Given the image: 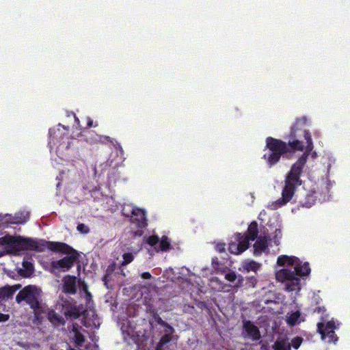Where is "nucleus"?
I'll return each instance as SVG.
<instances>
[{"instance_id":"obj_43","label":"nucleus","mask_w":350,"mask_h":350,"mask_svg":"<svg viewBox=\"0 0 350 350\" xmlns=\"http://www.w3.org/2000/svg\"><path fill=\"white\" fill-rule=\"evenodd\" d=\"M212 263H213V264H216V265H218V264H219V263H218V262H217V258H213V259H212Z\"/></svg>"},{"instance_id":"obj_30","label":"nucleus","mask_w":350,"mask_h":350,"mask_svg":"<svg viewBox=\"0 0 350 350\" xmlns=\"http://www.w3.org/2000/svg\"><path fill=\"white\" fill-rule=\"evenodd\" d=\"M77 229L82 234H88L90 232L89 227L82 223L78 224Z\"/></svg>"},{"instance_id":"obj_3","label":"nucleus","mask_w":350,"mask_h":350,"mask_svg":"<svg viewBox=\"0 0 350 350\" xmlns=\"http://www.w3.org/2000/svg\"><path fill=\"white\" fill-rule=\"evenodd\" d=\"M43 242L45 243L44 244V251L49 249L55 252H61L68 255L60 260L51 261L50 263L51 272L55 273L60 270L63 271H68L78 259L79 254L77 251L65 243L46 241L44 239Z\"/></svg>"},{"instance_id":"obj_20","label":"nucleus","mask_w":350,"mask_h":350,"mask_svg":"<svg viewBox=\"0 0 350 350\" xmlns=\"http://www.w3.org/2000/svg\"><path fill=\"white\" fill-rule=\"evenodd\" d=\"M300 317V312L299 311H296L291 314L286 319L287 323L291 326H294L297 323Z\"/></svg>"},{"instance_id":"obj_13","label":"nucleus","mask_w":350,"mask_h":350,"mask_svg":"<svg viewBox=\"0 0 350 350\" xmlns=\"http://www.w3.org/2000/svg\"><path fill=\"white\" fill-rule=\"evenodd\" d=\"M50 143L61 145L63 142L65 134L62 133L60 129H51L49 130Z\"/></svg>"},{"instance_id":"obj_42","label":"nucleus","mask_w":350,"mask_h":350,"mask_svg":"<svg viewBox=\"0 0 350 350\" xmlns=\"http://www.w3.org/2000/svg\"><path fill=\"white\" fill-rule=\"evenodd\" d=\"M107 277H108V275L106 274V275H104V277L103 278V281L105 282V284L107 282Z\"/></svg>"},{"instance_id":"obj_31","label":"nucleus","mask_w":350,"mask_h":350,"mask_svg":"<svg viewBox=\"0 0 350 350\" xmlns=\"http://www.w3.org/2000/svg\"><path fill=\"white\" fill-rule=\"evenodd\" d=\"M302 341H303L302 338L297 336L292 340V341H291L292 346L293 347V348L297 349L300 347Z\"/></svg>"},{"instance_id":"obj_9","label":"nucleus","mask_w":350,"mask_h":350,"mask_svg":"<svg viewBox=\"0 0 350 350\" xmlns=\"http://www.w3.org/2000/svg\"><path fill=\"white\" fill-rule=\"evenodd\" d=\"M270 240L267 237H260L253 245L254 254L259 256L268 249V241Z\"/></svg>"},{"instance_id":"obj_24","label":"nucleus","mask_w":350,"mask_h":350,"mask_svg":"<svg viewBox=\"0 0 350 350\" xmlns=\"http://www.w3.org/2000/svg\"><path fill=\"white\" fill-rule=\"evenodd\" d=\"M85 140L86 141V142L90 144H98V139L96 138V136H97V133H95L93 131H88L87 135H85Z\"/></svg>"},{"instance_id":"obj_45","label":"nucleus","mask_w":350,"mask_h":350,"mask_svg":"<svg viewBox=\"0 0 350 350\" xmlns=\"http://www.w3.org/2000/svg\"><path fill=\"white\" fill-rule=\"evenodd\" d=\"M6 254V251H0V257Z\"/></svg>"},{"instance_id":"obj_36","label":"nucleus","mask_w":350,"mask_h":350,"mask_svg":"<svg viewBox=\"0 0 350 350\" xmlns=\"http://www.w3.org/2000/svg\"><path fill=\"white\" fill-rule=\"evenodd\" d=\"M225 247H226V245L225 243H219L216 245V250L217 252H219V253H222V252H225Z\"/></svg>"},{"instance_id":"obj_37","label":"nucleus","mask_w":350,"mask_h":350,"mask_svg":"<svg viewBox=\"0 0 350 350\" xmlns=\"http://www.w3.org/2000/svg\"><path fill=\"white\" fill-rule=\"evenodd\" d=\"M9 318H10L9 314L0 313V323L7 321L9 319Z\"/></svg>"},{"instance_id":"obj_16","label":"nucleus","mask_w":350,"mask_h":350,"mask_svg":"<svg viewBox=\"0 0 350 350\" xmlns=\"http://www.w3.org/2000/svg\"><path fill=\"white\" fill-rule=\"evenodd\" d=\"M172 340L169 334L163 335L157 345L156 350H172L170 344Z\"/></svg>"},{"instance_id":"obj_1","label":"nucleus","mask_w":350,"mask_h":350,"mask_svg":"<svg viewBox=\"0 0 350 350\" xmlns=\"http://www.w3.org/2000/svg\"><path fill=\"white\" fill-rule=\"evenodd\" d=\"M306 122V117L296 120L291 127L289 134L290 139L288 143L272 137L266 138L265 148L268 152L263 155L262 158L269 167L277 164L282 156L288 157L295 151L304 150L305 148L304 154L293 164L290 171L286 175L284 187L282 191V198L268 205V208L271 210H276L290 202L296 189L302 184L301 176L303 169L314 148L310 132L301 128V126L305 125Z\"/></svg>"},{"instance_id":"obj_40","label":"nucleus","mask_w":350,"mask_h":350,"mask_svg":"<svg viewBox=\"0 0 350 350\" xmlns=\"http://www.w3.org/2000/svg\"><path fill=\"white\" fill-rule=\"evenodd\" d=\"M92 126H93V120L91 118H88L87 127L91 128Z\"/></svg>"},{"instance_id":"obj_44","label":"nucleus","mask_w":350,"mask_h":350,"mask_svg":"<svg viewBox=\"0 0 350 350\" xmlns=\"http://www.w3.org/2000/svg\"><path fill=\"white\" fill-rule=\"evenodd\" d=\"M58 126H59V127L62 126V127H63L65 130H66L67 131H68V126H63V125H62L61 124H58Z\"/></svg>"},{"instance_id":"obj_25","label":"nucleus","mask_w":350,"mask_h":350,"mask_svg":"<svg viewBox=\"0 0 350 350\" xmlns=\"http://www.w3.org/2000/svg\"><path fill=\"white\" fill-rule=\"evenodd\" d=\"M23 267L25 269V273L23 274L25 277L29 276L32 274L33 271V267L32 263L27 261H24L23 262Z\"/></svg>"},{"instance_id":"obj_14","label":"nucleus","mask_w":350,"mask_h":350,"mask_svg":"<svg viewBox=\"0 0 350 350\" xmlns=\"http://www.w3.org/2000/svg\"><path fill=\"white\" fill-rule=\"evenodd\" d=\"M258 224L256 221H253L249 225L247 232L245 234V237L253 241L258 238Z\"/></svg>"},{"instance_id":"obj_28","label":"nucleus","mask_w":350,"mask_h":350,"mask_svg":"<svg viewBox=\"0 0 350 350\" xmlns=\"http://www.w3.org/2000/svg\"><path fill=\"white\" fill-rule=\"evenodd\" d=\"M159 241V238L157 235L149 236L146 242L150 246L156 245Z\"/></svg>"},{"instance_id":"obj_2","label":"nucleus","mask_w":350,"mask_h":350,"mask_svg":"<svg viewBox=\"0 0 350 350\" xmlns=\"http://www.w3.org/2000/svg\"><path fill=\"white\" fill-rule=\"evenodd\" d=\"M277 264L280 266L288 265H295L294 271L289 269H282L275 273L276 280L285 284L286 289L289 291H299L301 289L300 277L308 275L310 268L308 262L302 263L295 256L282 255L278 256Z\"/></svg>"},{"instance_id":"obj_29","label":"nucleus","mask_w":350,"mask_h":350,"mask_svg":"<svg viewBox=\"0 0 350 350\" xmlns=\"http://www.w3.org/2000/svg\"><path fill=\"white\" fill-rule=\"evenodd\" d=\"M247 283L248 284L249 287H255L257 284L258 280L256 278V273L255 275H252L250 277H247Z\"/></svg>"},{"instance_id":"obj_22","label":"nucleus","mask_w":350,"mask_h":350,"mask_svg":"<svg viewBox=\"0 0 350 350\" xmlns=\"http://www.w3.org/2000/svg\"><path fill=\"white\" fill-rule=\"evenodd\" d=\"M171 244L167 237L163 236L159 243V249L161 251L166 252L170 249Z\"/></svg>"},{"instance_id":"obj_12","label":"nucleus","mask_w":350,"mask_h":350,"mask_svg":"<svg viewBox=\"0 0 350 350\" xmlns=\"http://www.w3.org/2000/svg\"><path fill=\"white\" fill-rule=\"evenodd\" d=\"M21 288V284L13 286H5L0 288V299H8L11 297L14 293Z\"/></svg>"},{"instance_id":"obj_19","label":"nucleus","mask_w":350,"mask_h":350,"mask_svg":"<svg viewBox=\"0 0 350 350\" xmlns=\"http://www.w3.org/2000/svg\"><path fill=\"white\" fill-rule=\"evenodd\" d=\"M260 266V265L259 263L252 260L250 262H245L243 265V269L247 272L254 271L255 273H256V271L259 269Z\"/></svg>"},{"instance_id":"obj_5","label":"nucleus","mask_w":350,"mask_h":350,"mask_svg":"<svg viewBox=\"0 0 350 350\" xmlns=\"http://www.w3.org/2000/svg\"><path fill=\"white\" fill-rule=\"evenodd\" d=\"M41 291L36 286L28 285L24 287L16 296V301L18 304L26 301L31 309L33 310L34 315L38 319V316L43 312L40 305Z\"/></svg>"},{"instance_id":"obj_18","label":"nucleus","mask_w":350,"mask_h":350,"mask_svg":"<svg viewBox=\"0 0 350 350\" xmlns=\"http://www.w3.org/2000/svg\"><path fill=\"white\" fill-rule=\"evenodd\" d=\"M49 320L53 324L59 325L62 324L64 325L65 321L62 317L57 314L56 312L52 311L49 313Z\"/></svg>"},{"instance_id":"obj_32","label":"nucleus","mask_w":350,"mask_h":350,"mask_svg":"<svg viewBox=\"0 0 350 350\" xmlns=\"http://www.w3.org/2000/svg\"><path fill=\"white\" fill-rule=\"evenodd\" d=\"M225 278H226L228 281L231 282H234V281L237 280V275H236L235 272H234V271H230V272H229V273H226V274L225 275Z\"/></svg>"},{"instance_id":"obj_10","label":"nucleus","mask_w":350,"mask_h":350,"mask_svg":"<svg viewBox=\"0 0 350 350\" xmlns=\"http://www.w3.org/2000/svg\"><path fill=\"white\" fill-rule=\"evenodd\" d=\"M9 219H6V222L11 224H24L29 219V215L28 212H18L15 213L14 216L7 215Z\"/></svg>"},{"instance_id":"obj_8","label":"nucleus","mask_w":350,"mask_h":350,"mask_svg":"<svg viewBox=\"0 0 350 350\" xmlns=\"http://www.w3.org/2000/svg\"><path fill=\"white\" fill-rule=\"evenodd\" d=\"M243 327L246 333L245 338L247 337L253 341H257L261 338L260 332L258 327L252 321L247 320L243 321Z\"/></svg>"},{"instance_id":"obj_38","label":"nucleus","mask_w":350,"mask_h":350,"mask_svg":"<svg viewBox=\"0 0 350 350\" xmlns=\"http://www.w3.org/2000/svg\"><path fill=\"white\" fill-rule=\"evenodd\" d=\"M141 277L145 280H150L152 278V275L148 271H145L141 274Z\"/></svg>"},{"instance_id":"obj_41","label":"nucleus","mask_w":350,"mask_h":350,"mask_svg":"<svg viewBox=\"0 0 350 350\" xmlns=\"http://www.w3.org/2000/svg\"><path fill=\"white\" fill-rule=\"evenodd\" d=\"M75 122L77 124V125H80V121L79 119L75 115Z\"/></svg>"},{"instance_id":"obj_33","label":"nucleus","mask_w":350,"mask_h":350,"mask_svg":"<svg viewBox=\"0 0 350 350\" xmlns=\"http://www.w3.org/2000/svg\"><path fill=\"white\" fill-rule=\"evenodd\" d=\"M75 340L78 344H82L85 342V336L79 331L75 333Z\"/></svg>"},{"instance_id":"obj_15","label":"nucleus","mask_w":350,"mask_h":350,"mask_svg":"<svg viewBox=\"0 0 350 350\" xmlns=\"http://www.w3.org/2000/svg\"><path fill=\"white\" fill-rule=\"evenodd\" d=\"M234 240L239 245L240 249L241 250V252L243 253L247 249L249 248L250 246V239L243 235L241 233L237 232L234 234Z\"/></svg>"},{"instance_id":"obj_35","label":"nucleus","mask_w":350,"mask_h":350,"mask_svg":"<svg viewBox=\"0 0 350 350\" xmlns=\"http://www.w3.org/2000/svg\"><path fill=\"white\" fill-rule=\"evenodd\" d=\"M243 282H244V278L242 275H239L238 278H237V281L235 284V285L234 286V287L235 288H240L241 286H243Z\"/></svg>"},{"instance_id":"obj_26","label":"nucleus","mask_w":350,"mask_h":350,"mask_svg":"<svg viewBox=\"0 0 350 350\" xmlns=\"http://www.w3.org/2000/svg\"><path fill=\"white\" fill-rule=\"evenodd\" d=\"M96 138L98 139V143L100 144H113V139L111 138L109 136L107 135H101L97 134V136H96Z\"/></svg>"},{"instance_id":"obj_4","label":"nucleus","mask_w":350,"mask_h":350,"mask_svg":"<svg viewBox=\"0 0 350 350\" xmlns=\"http://www.w3.org/2000/svg\"><path fill=\"white\" fill-rule=\"evenodd\" d=\"M45 243L43 239L25 238L21 236H11L7 246L5 247L6 254L18 255L21 251L31 250L44 252Z\"/></svg>"},{"instance_id":"obj_21","label":"nucleus","mask_w":350,"mask_h":350,"mask_svg":"<svg viewBox=\"0 0 350 350\" xmlns=\"http://www.w3.org/2000/svg\"><path fill=\"white\" fill-rule=\"evenodd\" d=\"M275 350H289L290 345L285 340H276L273 345Z\"/></svg>"},{"instance_id":"obj_11","label":"nucleus","mask_w":350,"mask_h":350,"mask_svg":"<svg viewBox=\"0 0 350 350\" xmlns=\"http://www.w3.org/2000/svg\"><path fill=\"white\" fill-rule=\"evenodd\" d=\"M64 291L66 293L75 294L77 292L76 277L68 275L65 278Z\"/></svg>"},{"instance_id":"obj_6","label":"nucleus","mask_w":350,"mask_h":350,"mask_svg":"<svg viewBox=\"0 0 350 350\" xmlns=\"http://www.w3.org/2000/svg\"><path fill=\"white\" fill-rule=\"evenodd\" d=\"M337 328L334 321H329L325 325L323 323H317V330L320 334L321 339L327 343H336L338 337L335 333Z\"/></svg>"},{"instance_id":"obj_17","label":"nucleus","mask_w":350,"mask_h":350,"mask_svg":"<svg viewBox=\"0 0 350 350\" xmlns=\"http://www.w3.org/2000/svg\"><path fill=\"white\" fill-rule=\"evenodd\" d=\"M317 196H315V193H308L305 198L304 202H303V206L306 208H310L315 204Z\"/></svg>"},{"instance_id":"obj_27","label":"nucleus","mask_w":350,"mask_h":350,"mask_svg":"<svg viewBox=\"0 0 350 350\" xmlns=\"http://www.w3.org/2000/svg\"><path fill=\"white\" fill-rule=\"evenodd\" d=\"M122 258H123V261L122 262V265L124 266V265H126L131 263L133 260L134 256L132 253L128 252V253H124L122 255Z\"/></svg>"},{"instance_id":"obj_34","label":"nucleus","mask_w":350,"mask_h":350,"mask_svg":"<svg viewBox=\"0 0 350 350\" xmlns=\"http://www.w3.org/2000/svg\"><path fill=\"white\" fill-rule=\"evenodd\" d=\"M10 237V235H5L2 237H0V245H4L5 247L8 243Z\"/></svg>"},{"instance_id":"obj_7","label":"nucleus","mask_w":350,"mask_h":350,"mask_svg":"<svg viewBox=\"0 0 350 350\" xmlns=\"http://www.w3.org/2000/svg\"><path fill=\"white\" fill-rule=\"evenodd\" d=\"M131 222L139 228H144L147 226L145 211L141 208L135 207L132 209Z\"/></svg>"},{"instance_id":"obj_23","label":"nucleus","mask_w":350,"mask_h":350,"mask_svg":"<svg viewBox=\"0 0 350 350\" xmlns=\"http://www.w3.org/2000/svg\"><path fill=\"white\" fill-rule=\"evenodd\" d=\"M228 251L230 253L232 254H235V255H238V254H241V250L240 249L239 245L237 244V243L235 241H231L230 243H229V246H228Z\"/></svg>"},{"instance_id":"obj_39","label":"nucleus","mask_w":350,"mask_h":350,"mask_svg":"<svg viewBox=\"0 0 350 350\" xmlns=\"http://www.w3.org/2000/svg\"><path fill=\"white\" fill-rule=\"evenodd\" d=\"M66 315L69 317H74L75 318H77L79 317L77 312H70L69 311L66 312Z\"/></svg>"}]
</instances>
